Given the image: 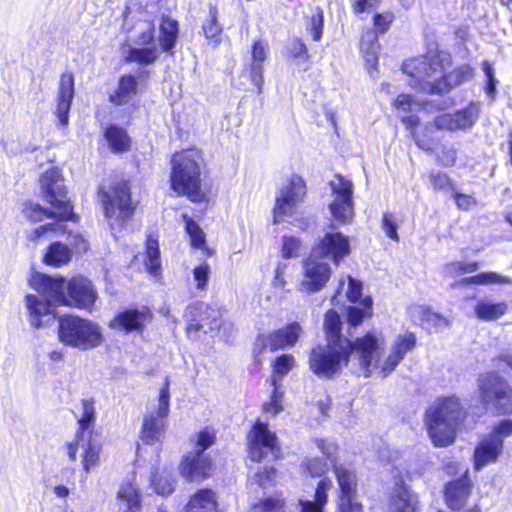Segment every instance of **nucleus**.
<instances>
[{
	"label": "nucleus",
	"mask_w": 512,
	"mask_h": 512,
	"mask_svg": "<svg viewBox=\"0 0 512 512\" xmlns=\"http://www.w3.org/2000/svg\"><path fill=\"white\" fill-rule=\"evenodd\" d=\"M415 346V334L405 332L394 339L385 354L386 340L383 333L372 331L358 337L356 358L360 361V369L365 377H369L373 372H379L386 377Z\"/></svg>",
	"instance_id": "nucleus-1"
},
{
	"label": "nucleus",
	"mask_w": 512,
	"mask_h": 512,
	"mask_svg": "<svg viewBox=\"0 0 512 512\" xmlns=\"http://www.w3.org/2000/svg\"><path fill=\"white\" fill-rule=\"evenodd\" d=\"M178 32V22L169 16H163L157 45L154 24L151 21H141L137 25V34L122 44V58L127 63L152 65L159 59L162 51L169 52L174 48Z\"/></svg>",
	"instance_id": "nucleus-2"
},
{
	"label": "nucleus",
	"mask_w": 512,
	"mask_h": 512,
	"mask_svg": "<svg viewBox=\"0 0 512 512\" xmlns=\"http://www.w3.org/2000/svg\"><path fill=\"white\" fill-rule=\"evenodd\" d=\"M467 412L460 399L454 395L436 398L426 409L424 423L429 438L436 447L454 443L457 429Z\"/></svg>",
	"instance_id": "nucleus-3"
},
{
	"label": "nucleus",
	"mask_w": 512,
	"mask_h": 512,
	"mask_svg": "<svg viewBox=\"0 0 512 512\" xmlns=\"http://www.w3.org/2000/svg\"><path fill=\"white\" fill-rule=\"evenodd\" d=\"M358 338L351 342L348 338H337L326 346L313 348L309 355V367L319 376L330 378L339 373L344 366L362 373L360 361L356 358Z\"/></svg>",
	"instance_id": "nucleus-4"
},
{
	"label": "nucleus",
	"mask_w": 512,
	"mask_h": 512,
	"mask_svg": "<svg viewBox=\"0 0 512 512\" xmlns=\"http://www.w3.org/2000/svg\"><path fill=\"white\" fill-rule=\"evenodd\" d=\"M450 66V57L443 51H429L426 55L410 59L403 64V71L411 80V88L428 94L445 93L443 74Z\"/></svg>",
	"instance_id": "nucleus-5"
},
{
	"label": "nucleus",
	"mask_w": 512,
	"mask_h": 512,
	"mask_svg": "<svg viewBox=\"0 0 512 512\" xmlns=\"http://www.w3.org/2000/svg\"><path fill=\"white\" fill-rule=\"evenodd\" d=\"M171 188L174 192L187 196L192 202H202L206 198L201 187V175L205 166L202 153L188 149L172 156Z\"/></svg>",
	"instance_id": "nucleus-6"
},
{
	"label": "nucleus",
	"mask_w": 512,
	"mask_h": 512,
	"mask_svg": "<svg viewBox=\"0 0 512 512\" xmlns=\"http://www.w3.org/2000/svg\"><path fill=\"white\" fill-rule=\"evenodd\" d=\"M480 404L496 415L512 414V383L496 370L482 372L476 379Z\"/></svg>",
	"instance_id": "nucleus-7"
},
{
	"label": "nucleus",
	"mask_w": 512,
	"mask_h": 512,
	"mask_svg": "<svg viewBox=\"0 0 512 512\" xmlns=\"http://www.w3.org/2000/svg\"><path fill=\"white\" fill-rule=\"evenodd\" d=\"M58 339L67 346L85 351L99 347L104 336L98 323L69 315L58 320Z\"/></svg>",
	"instance_id": "nucleus-8"
},
{
	"label": "nucleus",
	"mask_w": 512,
	"mask_h": 512,
	"mask_svg": "<svg viewBox=\"0 0 512 512\" xmlns=\"http://www.w3.org/2000/svg\"><path fill=\"white\" fill-rule=\"evenodd\" d=\"M99 198L111 229L119 230L132 216L134 211L127 182H117L112 187L111 192L101 191Z\"/></svg>",
	"instance_id": "nucleus-9"
},
{
	"label": "nucleus",
	"mask_w": 512,
	"mask_h": 512,
	"mask_svg": "<svg viewBox=\"0 0 512 512\" xmlns=\"http://www.w3.org/2000/svg\"><path fill=\"white\" fill-rule=\"evenodd\" d=\"M332 201L328 208L332 218L339 224L352 222L354 217L353 183L341 175H335L330 181Z\"/></svg>",
	"instance_id": "nucleus-10"
},
{
	"label": "nucleus",
	"mask_w": 512,
	"mask_h": 512,
	"mask_svg": "<svg viewBox=\"0 0 512 512\" xmlns=\"http://www.w3.org/2000/svg\"><path fill=\"white\" fill-rule=\"evenodd\" d=\"M306 196V184L298 175H292L278 190L273 209L274 222L295 214Z\"/></svg>",
	"instance_id": "nucleus-11"
},
{
	"label": "nucleus",
	"mask_w": 512,
	"mask_h": 512,
	"mask_svg": "<svg viewBox=\"0 0 512 512\" xmlns=\"http://www.w3.org/2000/svg\"><path fill=\"white\" fill-rule=\"evenodd\" d=\"M40 186L44 200L49 205H55L57 215L72 216V205L67 197V192L59 169L50 168L40 178Z\"/></svg>",
	"instance_id": "nucleus-12"
},
{
	"label": "nucleus",
	"mask_w": 512,
	"mask_h": 512,
	"mask_svg": "<svg viewBox=\"0 0 512 512\" xmlns=\"http://www.w3.org/2000/svg\"><path fill=\"white\" fill-rule=\"evenodd\" d=\"M169 383L160 390L158 405L155 411L149 412L142 425L141 439L149 445L161 440L164 435L165 423L169 414Z\"/></svg>",
	"instance_id": "nucleus-13"
},
{
	"label": "nucleus",
	"mask_w": 512,
	"mask_h": 512,
	"mask_svg": "<svg viewBox=\"0 0 512 512\" xmlns=\"http://www.w3.org/2000/svg\"><path fill=\"white\" fill-rule=\"evenodd\" d=\"M302 272L303 278L298 284V290L306 295L321 291L332 274L329 264L313 253L303 262Z\"/></svg>",
	"instance_id": "nucleus-14"
},
{
	"label": "nucleus",
	"mask_w": 512,
	"mask_h": 512,
	"mask_svg": "<svg viewBox=\"0 0 512 512\" xmlns=\"http://www.w3.org/2000/svg\"><path fill=\"white\" fill-rule=\"evenodd\" d=\"M280 447L276 434L268 429L262 422H257L249 435V455L253 461H261L271 455L278 457Z\"/></svg>",
	"instance_id": "nucleus-15"
},
{
	"label": "nucleus",
	"mask_w": 512,
	"mask_h": 512,
	"mask_svg": "<svg viewBox=\"0 0 512 512\" xmlns=\"http://www.w3.org/2000/svg\"><path fill=\"white\" fill-rule=\"evenodd\" d=\"M66 448L72 461L77 459V452L81 448L82 465L86 473L90 472L99 463L102 445L93 432H82L76 435V439L68 443Z\"/></svg>",
	"instance_id": "nucleus-16"
},
{
	"label": "nucleus",
	"mask_w": 512,
	"mask_h": 512,
	"mask_svg": "<svg viewBox=\"0 0 512 512\" xmlns=\"http://www.w3.org/2000/svg\"><path fill=\"white\" fill-rule=\"evenodd\" d=\"M97 297L92 282L78 276L67 282L64 305L91 311Z\"/></svg>",
	"instance_id": "nucleus-17"
},
{
	"label": "nucleus",
	"mask_w": 512,
	"mask_h": 512,
	"mask_svg": "<svg viewBox=\"0 0 512 512\" xmlns=\"http://www.w3.org/2000/svg\"><path fill=\"white\" fill-rule=\"evenodd\" d=\"M312 253L319 258H329L338 265L350 254L349 238L338 231L327 232L313 248Z\"/></svg>",
	"instance_id": "nucleus-18"
},
{
	"label": "nucleus",
	"mask_w": 512,
	"mask_h": 512,
	"mask_svg": "<svg viewBox=\"0 0 512 512\" xmlns=\"http://www.w3.org/2000/svg\"><path fill=\"white\" fill-rule=\"evenodd\" d=\"M336 478L341 495L339 512H361V504L356 500V477L352 470L343 465L335 466Z\"/></svg>",
	"instance_id": "nucleus-19"
},
{
	"label": "nucleus",
	"mask_w": 512,
	"mask_h": 512,
	"mask_svg": "<svg viewBox=\"0 0 512 512\" xmlns=\"http://www.w3.org/2000/svg\"><path fill=\"white\" fill-rule=\"evenodd\" d=\"M479 115L477 104L471 103L456 113L442 114L435 119V125L441 130H458L471 128Z\"/></svg>",
	"instance_id": "nucleus-20"
},
{
	"label": "nucleus",
	"mask_w": 512,
	"mask_h": 512,
	"mask_svg": "<svg viewBox=\"0 0 512 512\" xmlns=\"http://www.w3.org/2000/svg\"><path fill=\"white\" fill-rule=\"evenodd\" d=\"M410 319L429 332H438L450 326L451 320L423 305L414 304L407 309Z\"/></svg>",
	"instance_id": "nucleus-21"
},
{
	"label": "nucleus",
	"mask_w": 512,
	"mask_h": 512,
	"mask_svg": "<svg viewBox=\"0 0 512 512\" xmlns=\"http://www.w3.org/2000/svg\"><path fill=\"white\" fill-rule=\"evenodd\" d=\"M151 317V312L147 307L126 309L117 314L110 322V327L125 332L142 331L145 325L150 322Z\"/></svg>",
	"instance_id": "nucleus-22"
},
{
	"label": "nucleus",
	"mask_w": 512,
	"mask_h": 512,
	"mask_svg": "<svg viewBox=\"0 0 512 512\" xmlns=\"http://www.w3.org/2000/svg\"><path fill=\"white\" fill-rule=\"evenodd\" d=\"M53 302L40 298L39 296L29 294L26 296V308L29 311L30 323L33 327L39 329L50 326L55 316L52 308Z\"/></svg>",
	"instance_id": "nucleus-23"
},
{
	"label": "nucleus",
	"mask_w": 512,
	"mask_h": 512,
	"mask_svg": "<svg viewBox=\"0 0 512 512\" xmlns=\"http://www.w3.org/2000/svg\"><path fill=\"white\" fill-rule=\"evenodd\" d=\"M33 286L43 298H46L56 305H64L67 286V282L64 278L38 275L33 279Z\"/></svg>",
	"instance_id": "nucleus-24"
},
{
	"label": "nucleus",
	"mask_w": 512,
	"mask_h": 512,
	"mask_svg": "<svg viewBox=\"0 0 512 512\" xmlns=\"http://www.w3.org/2000/svg\"><path fill=\"white\" fill-rule=\"evenodd\" d=\"M181 474L190 481L207 478L212 472V463L204 453L189 452L180 465Z\"/></svg>",
	"instance_id": "nucleus-25"
},
{
	"label": "nucleus",
	"mask_w": 512,
	"mask_h": 512,
	"mask_svg": "<svg viewBox=\"0 0 512 512\" xmlns=\"http://www.w3.org/2000/svg\"><path fill=\"white\" fill-rule=\"evenodd\" d=\"M74 77L72 73L61 75L58 90V104L56 115L62 126H67L69 122V111L74 98Z\"/></svg>",
	"instance_id": "nucleus-26"
},
{
	"label": "nucleus",
	"mask_w": 512,
	"mask_h": 512,
	"mask_svg": "<svg viewBox=\"0 0 512 512\" xmlns=\"http://www.w3.org/2000/svg\"><path fill=\"white\" fill-rule=\"evenodd\" d=\"M303 330L299 323L293 322L272 333L266 334L269 350L274 352L294 346L301 336Z\"/></svg>",
	"instance_id": "nucleus-27"
},
{
	"label": "nucleus",
	"mask_w": 512,
	"mask_h": 512,
	"mask_svg": "<svg viewBox=\"0 0 512 512\" xmlns=\"http://www.w3.org/2000/svg\"><path fill=\"white\" fill-rule=\"evenodd\" d=\"M502 449L500 440L489 438L488 436L483 438L474 452L476 470H480L488 463L496 461Z\"/></svg>",
	"instance_id": "nucleus-28"
},
{
	"label": "nucleus",
	"mask_w": 512,
	"mask_h": 512,
	"mask_svg": "<svg viewBox=\"0 0 512 512\" xmlns=\"http://www.w3.org/2000/svg\"><path fill=\"white\" fill-rule=\"evenodd\" d=\"M267 44L257 41L253 44L251 52V64L249 77L252 83L258 88V93L262 92L263 85V62L267 58Z\"/></svg>",
	"instance_id": "nucleus-29"
},
{
	"label": "nucleus",
	"mask_w": 512,
	"mask_h": 512,
	"mask_svg": "<svg viewBox=\"0 0 512 512\" xmlns=\"http://www.w3.org/2000/svg\"><path fill=\"white\" fill-rule=\"evenodd\" d=\"M417 509V496L407 486H397L391 497L389 512H416Z\"/></svg>",
	"instance_id": "nucleus-30"
},
{
	"label": "nucleus",
	"mask_w": 512,
	"mask_h": 512,
	"mask_svg": "<svg viewBox=\"0 0 512 512\" xmlns=\"http://www.w3.org/2000/svg\"><path fill=\"white\" fill-rule=\"evenodd\" d=\"M470 493V482L468 478H462L451 482L446 486L445 498L451 509H461Z\"/></svg>",
	"instance_id": "nucleus-31"
},
{
	"label": "nucleus",
	"mask_w": 512,
	"mask_h": 512,
	"mask_svg": "<svg viewBox=\"0 0 512 512\" xmlns=\"http://www.w3.org/2000/svg\"><path fill=\"white\" fill-rule=\"evenodd\" d=\"M137 79L131 74L120 77L116 91L109 96V101L115 105L128 103L137 94Z\"/></svg>",
	"instance_id": "nucleus-32"
},
{
	"label": "nucleus",
	"mask_w": 512,
	"mask_h": 512,
	"mask_svg": "<svg viewBox=\"0 0 512 512\" xmlns=\"http://www.w3.org/2000/svg\"><path fill=\"white\" fill-rule=\"evenodd\" d=\"M55 205H50V209L42 207L38 203L27 202L24 204L22 213L26 219L33 223L41 222L44 219L56 218L59 221L69 220L72 216H60L56 214Z\"/></svg>",
	"instance_id": "nucleus-33"
},
{
	"label": "nucleus",
	"mask_w": 512,
	"mask_h": 512,
	"mask_svg": "<svg viewBox=\"0 0 512 512\" xmlns=\"http://www.w3.org/2000/svg\"><path fill=\"white\" fill-rule=\"evenodd\" d=\"M507 304L505 302L495 303L487 298L480 300L475 308L474 312L477 318L485 321H493L507 312Z\"/></svg>",
	"instance_id": "nucleus-34"
},
{
	"label": "nucleus",
	"mask_w": 512,
	"mask_h": 512,
	"mask_svg": "<svg viewBox=\"0 0 512 512\" xmlns=\"http://www.w3.org/2000/svg\"><path fill=\"white\" fill-rule=\"evenodd\" d=\"M215 506L214 492L210 489H202L190 498L186 512H212Z\"/></svg>",
	"instance_id": "nucleus-35"
},
{
	"label": "nucleus",
	"mask_w": 512,
	"mask_h": 512,
	"mask_svg": "<svg viewBox=\"0 0 512 512\" xmlns=\"http://www.w3.org/2000/svg\"><path fill=\"white\" fill-rule=\"evenodd\" d=\"M332 487L329 479H322L316 488L315 500H300L301 512H323L322 509L327 503V491Z\"/></svg>",
	"instance_id": "nucleus-36"
},
{
	"label": "nucleus",
	"mask_w": 512,
	"mask_h": 512,
	"mask_svg": "<svg viewBox=\"0 0 512 512\" xmlns=\"http://www.w3.org/2000/svg\"><path fill=\"white\" fill-rule=\"evenodd\" d=\"M72 252L70 248L61 243H52L44 254V263L53 267H60L70 262Z\"/></svg>",
	"instance_id": "nucleus-37"
},
{
	"label": "nucleus",
	"mask_w": 512,
	"mask_h": 512,
	"mask_svg": "<svg viewBox=\"0 0 512 512\" xmlns=\"http://www.w3.org/2000/svg\"><path fill=\"white\" fill-rule=\"evenodd\" d=\"M379 48L380 45L378 43L376 32L368 31L362 36L360 49L365 57L369 71L376 67Z\"/></svg>",
	"instance_id": "nucleus-38"
},
{
	"label": "nucleus",
	"mask_w": 512,
	"mask_h": 512,
	"mask_svg": "<svg viewBox=\"0 0 512 512\" xmlns=\"http://www.w3.org/2000/svg\"><path fill=\"white\" fill-rule=\"evenodd\" d=\"M105 138L113 152L122 153L130 148V138L127 132L119 126H110L105 132Z\"/></svg>",
	"instance_id": "nucleus-39"
},
{
	"label": "nucleus",
	"mask_w": 512,
	"mask_h": 512,
	"mask_svg": "<svg viewBox=\"0 0 512 512\" xmlns=\"http://www.w3.org/2000/svg\"><path fill=\"white\" fill-rule=\"evenodd\" d=\"M203 32L207 39L212 40L215 44L220 43V36L223 28L218 21V10L215 6H210L208 18L203 24Z\"/></svg>",
	"instance_id": "nucleus-40"
},
{
	"label": "nucleus",
	"mask_w": 512,
	"mask_h": 512,
	"mask_svg": "<svg viewBox=\"0 0 512 512\" xmlns=\"http://www.w3.org/2000/svg\"><path fill=\"white\" fill-rule=\"evenodd\" d=\"M183 221L185 222V229L190 237L191 246L197 249L207 250L206 247V236L203 230L200 228L197 222H195L188 215H182Z\"/></svg>",
	"instance_id": "nucleus-41"
},
{
	"label": "nucleus",
	"mask_w": 512,
	"mask_h": 512,
	"mask_svg": "<svg viewBox=\"0 0 512 512\" xmlns=\"http://www.w3.org/2000/svg\"><path fill=\"white\" fill-rule=\"evenodd\" d=\"M118 499L125 503L127 508L131 511L140 508L141 495L138 488L132 482L125 483L121 486L118 492Z\"/></svg>",
	"instance_id": "nucleus-42"
},
{
	"label": "nucleus",
	"mask_w": 512,
	"mask_h": 512,
	"mask_svg": "<svg viewBox=\"0 0 512 512\" xmlns=\"http://www.w3.org/2000/svg\"><path fill=\"white\" fill-rule=\"evenodd\" d=\"M151 484L157 494L166 496L174 491V481L171 474L163 470L161 472L156 471L152 474Z\"/></svg>",
	"instance_id": "nucleus-43"
},
{
	"label": "nucleus",
	"mask_w": 512,
	"mask_h": 512,
	"mask_svg": "<svg viewBox=\"0 0 512 512\" xmlns=\"http://www.w3.org/2000/svg\"><path fill=\"white\" fill-rule=\"evenodd\" d=\"M465 284L491 285V284H510L512 281L509 277L503 276L496 272H484L478 275L468 277L462 280Z\"/></svg>",
	"instance_id": "nucleus-44"
},
{
	"label": "nucleus",
	"mask_w": 512,
	"mask_h": 512,
	"mask_svg": "<svg viewBox=\"0 0 512 512\" xmlns=\"http://www.w3.org/2000/svg\"><path fill=\"white\" fill-rule=\"evenodd\" d=\"M472 69L468 65H463L455 69L448 75L443 74V82L446 85L445 93L449 92L453 87L460 85L467 79L472 77Z\"/></svg>",
	"instance_id": "nucleus-45"
},
{
	"label": "nucleus",
	"mask_w": 512,
	"mask_h": 512,
	"mask_svg": "<svg viewBox=\"0 0 512 512\" xmlns=\"http://www.w3.org/2000/svg\"><path fill=\"white\" fill-rule=\"evenodd\" d=\"M272 382L274 389L272 391L270 400L263 404V412L275 416L276 414L283 410V392L280 390V386L275 375H273L272 377Z\"/></svg>",
	"instance_id": "nucleus-46"
},
{
	"label": "nucleus",
	"mask_w": 512,
	"mask_h": 512,
	"mask_svg": "<svg viewBox=\"0 0 512 512\" xmlns=\"http://www.w3.org/2000/svg\"><path fill=\"white\" fill-rule=\"evenodd\" d=\"M146 267L148 271L154 276L159 274L161 268L158 242L157 240L151 238L147 240Z\"/></svg>",
	"instance_id": "nucleus-47"
},
{
	"label": "nucleus",
	"mask_w": 512,
	"mask_h": 512,
	"mask_svg": "<svg viewBox=\"0 0 512 512\" xmlns=\"http://www.w3.org/2000/svg\"><path fill=\"white\" fill-rule=\"evenodd\" d=\"M362 307L350 306L348 308L347 321L350 326H358L362 323L365 316L371 315V305L372 300L370 298H365L361 302Z\"/></svg>",
	"instance_id": "nucleus-48"
},
{
	"label": "nucleus",
	"mask_w": 512,
	"mask_h": 512,
	"mask_svg": "<svg viewBox=\"0 0 512 512\" xmlns=\"http://www.w3.org/2000/svg\"><path fill=\"white\" fill-rule=\"evenodd\" d=\"M341 319L338 313L333 310H329L325 314L324 327L327 333V340L330 343L337 338H343L340 335L341 330Z\"/></svg>",
	"instance_id": "nucleus-49"
},
{
	"label": "nucleus",
	"mask_w": 512,
	"mask_h": 512,
	"mask_svg": "<svg viewBox=\"0 0 512 512\" xmlns=\"http://www.w3.org/2000/svg\"><path fill=\"white\" fill-rule=\"evenodd\" d=\"M95 419V409L91 400L82 401V414L78 420L79 430L77 435L82 432H93L90 427L93 425Z\"/></svg>",
	"instance_id": "nucleus-50"
},
{
	"label": "nucleus",
	"mask_w": 512,
	"mask_h": 512,
	"mask_svg": "<svg viewBox=\"0 0 512 512\" xmlns=\"http://www.w3.org/2000/svg\"><path fill=\"white\" fill-rule=\"evenodd\" d=\"M479 265L477 262L465 263V262H451L443 267V273L445 277L455 278L464 273H472L477 271Z\"/></svg>",
	"instance_id": "nucleus-51"
},
{
	"label": "nucleus",
	"mask_w": 512,
	"mask_h": 512,
	"mask_svg": "<svg viewBox=\"0 0 512 512\" xmlns=\"http://www.w3.org/2000/svg\"><path fill=\"white\" fill-rule=\"evenodd\" d=\"M66 232V226L61 223V221L41 225L38 228L34 229L29 234V239L31 241H36L40 239L42 236L52 233V234H64Z\"/></svg>",
	"instance_id": "nucleus-52"
},
{
	"label": "nucleus",
	"mask_w": 512,
	"mask_h": 512,
	"mask_svg": "<svg viewBox=\"0 0 512 512\" xmlns=\"http://www.w3.org/2000/svg\"><path fill=\"white\" fill-rule=\"evenodd\" d=\"M215 432L211 428H204L195 435V452L203 453L215 441Z\"/></svg>",
	"instance_id": "nucleus-53"
},
{
	"label": "nucleus",
	"mask_w": 512,
	"mask_h": 512,
	"mask_svg": "<svg viewBox=\"0 0 512 512\" xmlns=\"http://www.w3.org/2000/svg\"><path fill=\"white\" fill-rule=\"evenodd\" d=\"M295 360L294 357L290 354H283L280 357L276 358L274 362V374L278 375L279 378H282L286 375L294 366Z\"/></svg>",
	"instance_id": "nucleus-54"
},
{
	"label": "nucleus",
	"mask_w": 512,
	"mask_h": 512,
	"mask_svg": "<svg viewBox=\"0 0 512 512\" xmlns=\"http://www.w3.org/2000/svg\"><path fill=\"white\" fill-rule=\"evenodd\" d=\"M301 243L295 237H283L282 255L284 258H293L299 255Z\"/></svg>",
	"instance_id": "nucleus-55"
},
{
	"label": "nucleus",
	"mask_w": 512,
	"mask_h": 512,
	"mask_svg": "<svg viewBox=\"0 0 512 512\" xmlns=\"http://www.w3.org/2000/svg\"><path fill=\"white\" fill-rule=\"evenodd\" d=\"M510 435H512V420H502L494 426L488 437L500 440L503 445V439Z\"/></svg>",
	"instance_id": "nucleus-56"
},
{
	"label": "nucleus",
	"mask_w": 512,
	"mask_h": 512,
	"mask_svg": "<svg viewBox=\"0 0 512 512\" xmlns=\"http://www.w3.org/2000/svg\"><path fill=\"white\" fill-rule=\"evenodd\" d=\"M284 501L279 498H267L254 507L253 512H280Z\"/></svg>",
	"instance_id": "nucleus-57"
},
{
	"label": "nucleus",
	"mask_w": 512,
	"mask_h": 512,
	"mask_svg": "<svg viewBox=\"0 0 512 512\" xmlns=\"http://www.w3.org/2000/svg\"><path fill=\"white\" fill-rule=\"evenodd\" d=\"M397 223L392 213H384L382 218V228L385 234L392 240L398 241Z\"/></svg>",
	"instance_id": "nucleus-58"
},
{
	"label": "nucleus",
	"mask_w": 512,
	"mask_h": 512,
	"mask_svg": "<svg viewBox=\"0 0 512 512\" xmlns=\"http://www.w3.org/2000/svg\"><path fill=\"white\" fill-rule=\"evenodd\" d=\"M393 21L394 14L391 12L376 14L373 18V24L378 33H385Z\"/></svg>",
	"instance_id": "nucleus-59"
},
{
	"label": "nucleus",
	"mask_w": 512,
	"mask_h": 512,
	"mask_svg": "<svg viewBox=\"0 0 512 512\" xmlns=\"http://www.w3.org/2000/svg\"><path fill=\"white\" fill-rule=\"evenodd\" d=\"M303 468L313 477L323 475L327 470L326 462L321 459H310L303 463Z\"/></svg>",
	"instance_id": "nucleus-60"
},
{
	"label": "nucleus",
	"mask_w": 512,
	"mask_h": 512,
	"mask_svg": "<svg viewBox=\"0 0 512 512\" xmlns=\"http://www.w3.org/2000/svg\"><path fill=\"white\" fill-rule=\"evenodd\" d=\"M289 54L293 59L307 60L309 58L306 45L300 39H294L288 46Z\"/></svg>",
	"instance_id": "nucleus-61"
},
{
	"label": "nucleus",
	"mask_w": 512,
	"mask_h": 512,
	"mask_svg": "<svg viewBox=\"0 0 512 512\" xmlns=\"http://www.w3.org/2000/svg\"><path fill=\"white\" fill-rule=\"evenodd\" d=\"M210 272L209 265L207 263H202L199 266L195 267L193 270V275L195 281L197 282L198 289H205L208 281V275Z\"/></svg>",
	"instance_id": "nucleus-62"
},
{
	"label": "nucleus",
	"mask_w": 512,
	"mask_h": 512,
	"mask_svg": "<svg viewBox=\"0 0 512 512\" xmlns=\"http://www.w3.org/2000/svg\"><path fill=\"white\" fill-rule=\"evenodd\" d=\"M310 25L313 33V39L315 41H319L323 28V12L320 8H317L316 12L312 15Z\"/></svg>",
	"instance_id": "nucleus-63"
},
{
	"label": "nucleus",
	"mask_w": 512,
	"mask_h": 512,
	"mask_svg": "<svg viewBox=\"0 0 512 512\" xmlns=\"http://www.w3.org/2000/svg\"><path fill=\"white\" fill-rule=\"evenodd\" d=\"M361 282L355 280L351 276H348V286L346 290V296L351 302H356L361 297Z\"/></svg>",
	"instance_id": "nucleus-64"
}]
</instances>
